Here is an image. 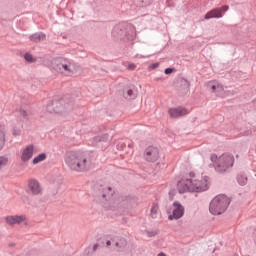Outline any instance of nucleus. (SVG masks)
<instances>
[{"label":"nucleus","instance_id":"obj_17","mask_svg":"<svg viewBox=\"0 0 256 256\" xmlns=\"http://www.w3.org/2000/svg\"><path fill=\"white\" fill-rule=\"evenodd\" d=\"M159 212V204L154 203L151 207L150 213H151V218L155 219L157 217V213Z\"/></svg>","mask_w":256,"mask_h":256},{"label":"nucleus","instance_id":"obj_30","mask_svg":"<svg viewBox=\"0 0 256 256\" xmlns=\"http://www.w3.org/2000/svg\"><path fill=\"white\" fill-rule=\"evenodd\" d=\"M115 245H116V247H117V246L119 245V243H116Z\"/></svg>","mask_w":256,"mask_h":256},{"label":"nucleus","instance_id":"obj_29","mask_svg":"<svg viewBox=\"0 0 256 256\" xmlns=\"http://www.w3.org/2000/svg\"><path fill=\"white\" fill-rule=\"evenodd\" d=\"M106 245L109 247L111 245V241H107Z\"/></svg>","mask_w":256,"mask_h":256},{"label":"nucleus","instance_id":"obj_25","mask_svg":"<svg viewBox=\"0 0 256 256\" xmlns=\"http://www.w3.org/2000/svg\"><path fill=\"white\" fill-rule=\"evenodd\" d=\"M106 191H109V193L104 194L103 197H109L110 195H113V189H111V187L106 188Z\"/></svg>","mask_w":256,"mask_h":256},{"label":"nucleus","instance_id":"obj_23","mask_svg":"<svg viewBox=\"0 0 256 256\" xmlns=\"http://www.w3.org/2000/svg\"><path fill=\"white\" fill-rule=\"evenodd\" d=\"M219 11H221V14L223 15V13H226V11H229V6L224 5L221 8H218Z\"/></svg>","mask_w":256,"mask_h":256},{"label":"nucleus","instance_id":"obj_19","mask_svg":"<svg viewBox=\"0 0 256 256\" xmlns=\"http://www.w3.org/2000/svg\"><path fill=\"white\" fill-rule=\"evenodd\" d=\"M7 163H9V159L7 157H0V169L1 167H5V165H7Z\"/></svg>","mask_w":256,"mask_h":256},{"label":"nucleus","instance_id":"obj_5","mask_svg":"<svg viewBox=\"0 0 256 256\" xmlns=\"http://www.w3.org/2000/svg\"><path fill=\"white\" fill-rule=\"evenodd\" d=\"M229 203V198L226 195L220 194L210 202L209 211L212 215H222V213L227 211Z\"/></svg>","mask_w":256,"mask_h":256},{"label":"nucleus","instance_id":"obj_4","mask_svg":"<svg viewBox=\"0 0 256 256\" xmlns=\"http://www.w3.org/2000/svg\"><path fill=\"white\" fill-rule=\"evenodd\" d=\"M52 69L64 77H71V75L77 73V65H75V62L67 58L55 59L52 62Z\"/></svg>","mask_w":256,"mask_h":256},{"label":"nucleus","instance_id":"obj_1","mask_svg":"<svg viewBox=\"0 0 256 256\" xmlns=\"http://www.w3.org/2000/svg\"><path fill=\"white\" fill-rule=\"evenodd\" d=\"M211 185L209 176L197 178L195 172H190L187 178L180 180L177 184L179 193H203L207 191Z\"/></svg>","mask_w":256,"mask_h":256},{"label":"nucleus","instance_id":"obj_9","mask_svg":"<svg viewBox=\"0 0 256 256\" xmlns=\"http://www.w3.org/2000/svg\"><path fill=\"white\" fill-rule=\"evenodd\" d=\"M185 215V207L179 202H174L172 205V214L168 216L169 221L173 219H181Z\"/></svg>","mask_w":256,"mask_h":256},{"label":"nucleus","instance_id":"obj_11","mask_svg":"<svg viewBox=\"0 0 256 256\" xmlns=\"http://www.w3.org/2000/svg\"><path fill=\"white\" fill-rule=\"evenodd\" d=\"M5 222L8 225H21V223H23V225H28L27 223V215L23 214V215H10V216H6L5 217Z\"/></svg>","mask_w":256,"mask_h":256},{"label":"nucleus","instance_id":"obj_10","mask_svg":"<svg viewBox=\"0 0 256 256\" xmlns=\"http://www.w3.org/2000/svg\"><path fill=\"white\" fill-rule=\"evenodd\" d=\"M168 115L171 119H179V117H185V115H189V110L182 106L172 107L168 109Z\"/></svg>","mask_w":256,"mask_h":256},{"label":"nucleus","instance_id":"obj_27","mask_svg":"<svg viewBox=\"0 0 256 256\" xmlns=\"http://www.w3.org/2000/svg\"><path fill=\"white\" fill-rule=\"evenodd\" d=\"M164 73L166 75H171V73H173V69L172 68H167V69H165Z\"/></svg>","mask_w":256,"mask_h":256},{"label":"nucleus","instance_id":"obj_14","mask_svg":"<svg viewBox=\"0 0 256 256\" xmlns=\"http://www.w3.org/2000/svg\"><path fill=\"white\" fill-rule=\"evenodd\" d=\"M223 17V14L221 13V10L218 8L212 9L209 12L206 13L204 16V19L209 20V19H221Z\"/></svg>","mask_w":256,"mask_h":256},{"label":"nucleus","instance_id":"obj_28","mask_svg":"<svg viewBox=\"0 0 256 256\" xmlns=\"http://www.w3.org/2000/svg\"><path fill=\"white\" fill-rule=\"evenodd\" d=\"M157 67H159V63H154L149 66V69H157Z\"/></svg>","mask_w":256,"mask_h":256},{"label":"nucleus","instance_id":"obj_26","mask_svg":"<svg viewBox=\"0 0 256 256\" xmlns=\"http://www.w3.org/2000/svg\"><path fill=\"white\" fill-rule=\"evenodd\" d=\"M136 68H137V66H136L135 64H133V63H129V64H128V69H129L130 71H135Z\"/></svg>","mask_w":256,"mask_h":256},{"label":"nucleus","instance_id":"obj_21","mask_svg":"<svg viewBox=\"0 0 256 256\" xmlns=\"http://www.w3.org/2000/svg\"><path fill=\"white\" fill-rule=\"evenodd\" d=\"M238 183L240 185H245L247 183V177L243 176V175H240L238 176Z\"/></svg>","mask_w":256,"mask_h":256},{"label":"nucleus","instance_id":"obj_12","mask_svg":"<svg viewBox=\"0 0 256 256\" xmlns=\"http://www.w3.org/2000/svg\"><path fill=\"white\" fill-rule=\"evenodd\" d=\"M28 191L32 195H41L43 193V187H41V183L39 180L35 178H31L28 180Z\"/></svg>","mask_w":256,"mask_h":256},{"label":"nucleus","instance_id":"obj_2","mask_svg":"<svg viewBox=\"0 0 256 256\" xmlns=\"http://www.w3.org/2000/svg\"><path fill=\"white\" fill-rule=\"evenodd\" d=\"M64 161L71 171L81 172L89 169V162L83 153L75 150L66 152Z\"/></svg>","mask_w":256,"mask_h":256},{"label":"nucleus","instance_id":"obj_3","mask_svg":"<svg viewBox=\"0 0 256 256\" xmlns=\"http://www.w3.org/2000/svg\"><path fill=\"white\" fill-rule=\"evenodd\" d=\"M210 161L213 163V167L217 173H227L235 165V157L229 153H223L220 156L212 154Z\"/></svg>","mask_w":256,"mask_h":256},{"label":"nucleus","instance_id":"obj_6","mask_svg":"<svg viewBox=\"0 0 256 256\" xmlns=\"http://www.w3.org/2000/svg\"><path fill=\"white\" fill-rule=\"evenodd\" d=\"M159 148L155 146H149L144 151V159L149 161L150 163H155V161H159L160 157Z\"/></svg>","mask_w":256,"mask_h":256},{"label":"nucleus","instance_id":"obj_18","mask_svg":"<svg viewBox=\"0 0 256 256\" xmlns=\"http://www.w3.org/2000/svg\"><path fill=\"white\" fill-rule=\"evenodd\" d=\"M126 97L127 99H135V97H137V94H135V92L130 89L126 92Z\"/></svg>","mask_w":256,"mask_h":256},{"label":"nucleus","instance_id":"obj_16","mask_svg":"<svg viewBox=\"0 0 256 256\" xmlns=\"http://www.w3.org/2000/svg\"><path fill=\"white\" fill-rule=\"evenodd\" d=\"M47 159V154L41 153L38 156L34 157L32 160L33 165H39V163H42V161H45Z\"/></svg>","mask_w":256,"mask_h":256},{"label":"nucleus","instance_id":"obj_22","mask_svg":"<svg viewBox=\"0 0 256 256\" xmlns=\"http://www.w3.org/2000/svg\"><path fill=\"white\" fill-rule=\"evenodd\" d=\"M4 143H5V133L0 131V149H3Z\"/></svg>","mask_w":256,"mask_h":256},{"label":"nucleus","instance_id":"obj_15","mask_svg":"<svg viewBox=\"0 0 256 256\" xmlns=\"http://www.w3.org/2000/svg\"><path fill=\"white\" fill-rule=\"evenodd\" d=\"M45 34L44 33H38L30 36L31 41L34 43H39V41H45Z\"/></svg>","mask_w":256,"mask_h":256},{"label":"nucleus","instance_id":"obj_7","mask_svg":"<svg viewBox=\"0 0 256 256\" xmlns=\"http://www.w3.org/2000/svg\"><path fill=\"white\" fill-rule=\"evenodd\" d=\"M208 89H210L211 93H215L217 97H225V86L219 83L217 80H212L207 83Z\"/></svg>","mask_w":256,"mask_h":256},{"label":"nucleus","instance_id":"obj_20","mask_svg":"<svg viewBox=\"0 0 256 256\" xmlns=\"http://www.w3.org/2000/svg\"><path fill=\"white\" fill-rule=\"evenodd\" d=\"M24 59L28 63H35V58H33V55H31V54H25Z\"/></svg>","mask_w":256,"mask_h":256},{"label":"nucleus","instance_id":"obj_8","mask_svg":"<svg viewBox=\"0 0 256 256\" xmlns=\"http://www.w3.org/2000/svg\"><path fill=\"white\" fill-rule=\"evenodd\" d=\"M33 155H35V146L33 144H29L22 148L20 159L22 163H29V161L33 159Z\"/></svg>","mask_w":256,"mask_h":256},{"label":"nucleus","instance_id":"obj_13","mask_svg":"<svg viewBox=\"0 0 256 256\" xmlns=\"http://www.w3.org/2000/svg\"><path fill=\"white\" fill-rule=\"evenodd\" d=\"M63 111H65V107L61 102L57 101L48 104L45 108V113H50L51 115L63 113Z\"/></svg>","mask_w":256,"mask_h":256},{"label":"nucleus","instance_id":"obj_24","mask_svg":"<svg viewBox=\"0 0 256 256\" xmlns=\"http://www.w3.org/2000/svg\"><path fill=\"white\" fill-rule=\"evenodd\" d=\"M20 115H21V117H23L25 119L29 116V113H27V111H25V110H20Z\"/></svg>","mask_w":256,"mask_h":256}]
</instances>
